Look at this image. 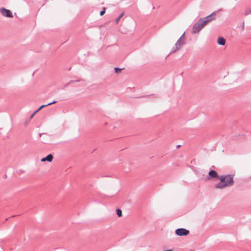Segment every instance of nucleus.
Instances as JSON below:
<instances>
[{"label":"nucleus","mask_w":251,"mask_h":251,"mask_svg":"<svg viewBox=\"0 0 251 251\" xmlns=\"http://www.w3.org/2000/svg\"><path fill=\"white\" fill-rule=\"evenodd\" d=\"M220 182L215 185L216 189H223L233 185L234 181L232 175L221 176L218 177Z\"/></svg>","instance_id":"1"},{"label":"nucleus","mask_w":251,"mask_h":251,"mask_svg":"<svg viewBox=\"0 0 251 251\" xmlns=\"http://www.w3.org/2000/svg\"><path fill=\"white\" fill-rule=\"evenodd\" d=\"M205 26L201 19H200L193 26L192 33L196 34L199 33Z\"/></svg>","instance_id":"2"},{"label":"nucleus","mask_w":251,"mask_h":251,"mask_svg":"<svg viewBox=\"0 0 251 251\" xmlns=\"http://www.w3.org/2000/svg\"><path fill=\"white\" fill-rule=\"evenodd\" d=\"M183 35L177 40L175 44V46L173 47L171 49V52H175L179 49H180L181 47L184 44V38L183 37Z\"/></svg>","instance_id":"3"},{"label":"nucleus","mask_w":251,"mask_h":251,"mask_svg":"<svg viewBox=\"0 0 251 251\" xmlns=\"http://www.w3.org/2000/svg\"><path fill=\"white\" fill-rule=\"evenodd\" d=\"M176 234L179 236H187L189 233V231L185 228H178L175 231Z\"/></svg>","instance_id":"4"},{"label":"nucleus","mask_w":251,"mask_h":251,"mask_svg":"<svg viewBox=\"0 0 251 251\" xmlns=\"http://www.w3.org/2000/svg\"><path fill=\"white\" fill-rule=\"evenodd\" d=\"M0 12L4 17L8 18H12L13 17L12 12L9 10L5 9V8H0Z\"/></svg>","instance_id":"5"},{"label":"nucleus","mask_w":251,"mask_h":251,"mask_svg":"<svg viewBox=\"0 0 251 251\" xmlns=\"http://www.w3.org/2000/svg\"><path fill=\"white\" fill-rule=\"evenodd\" d=\"M214 14V12L204 18H200L205 25H206L208 23H210V22L215 19V18L212 17V15Z\"/></svg>","instance_id":"6"},{"label":"nucleus","mask_w":251,"mask_h":251,"mask_svg":"<svg viewBox=\"0 0 251 251\" xmlns=\"http://www.w3.org/2000/svg\"><path fill=\"white\" fill-rule=\"evenodd\" d=\"M56 103V101H52V102H50V103H49L47 104H46V105H41L36 111H35L34 112V113L30 116V119L32 118L33 117V116L37 113L41 109H42L43 108L46 107V106H47L48 105H50L52 104H53V103Z\"/></svg>","instance_id":"7"},{"label":"nucleus","mask_w":251,"mask_h":251,"mask_svg":"<svg viewBox=\"0 0 251 251\" xmlns=\"http://www.w3.org/2000/svg\"><path fill=\"white\" fill-rule=\"evenodd\" d=\"M53 159V155L51 154L48 155L46 157L43 158L41 159V161L45 162L46 161H49L50 162H51Z\"/></svg>","instance_id":"8"},{"label":"nucleus","mask_w":251,"mask_h":251,"mask_svg":"<svg viewBox=\"0 0 251 251\" xmlns=\"http://www.w3.org/2000/svg\"><path fill=\"white\" fill-rule=\"evenodd\" d=\"M217 43L219 45L224 46L226 44V40L221 37L218 38Z\"/></svg>","instance_id":"9"},{"label":"nucleus","mask_w":251,"mask_h":251,"mask_svg":"<svg viewBox=\"0 0 251 251\" xmlns=\"http://www.w3.org/2000/svg\"><path fill=\"white\" fill-rule=\"evenodd\" d=\"M208 175L211 177H217L218 178L217 173L214 170L210 171Z\"/></svg>","instance_id":"10"},{"label":"nucleus","mask_w":251,"mask_h":251,"mask_svg":"<svg viewBox=\"0 0 251 251\" xmlns=\"http://www.w3.org/2000/svg\"><path fill=\"white\" fill-rule=\"evenodd\" d=\"M116 213H117V215L119 217H121L123 216L122 212L121 210L120 209H117Z\"/></svg>","instance_id":"11"},{"label":"nucleus","mask_w":251,"mask_h":251,"mask_svg":"<svg viewBox=\"0 0 251 251\" xmlns=\"http://www.w3.org/2000/svg\"><path fill=\"white\" fill-rule=\"evenodd\" d=\"M124 12L122 13L119 17L116 19V23L117 24L120 21V19L124 16Z\"/></svg>","instance_id":"12"},{"label":"nucleus","mask_w":251,"mask_h":251,"mask_svg":"<svg viewBox=\"0 0 251 251\" xmlns=\"http://www.w3.org/2000/svg\"><path fill=\"white\" fill-rule=\"evenodd\" d=\"M115 73L117 74H120L122 70L121 69H119V68H115Z\"/></svg>","instance_id":"13"},{"label":"nucleus","mask_w":251,"mask_h":251,"mask_svg":"<svg viewBox=\"0 0 251 251\" xmlns=\"http://www.w3.org/2000/svg\"><path fill=\"white\" fill-rule=\"evenodd\" d=\"M105 8L104 7L103 8V10L101 11H100V16H102V15H104V14L105 13Z\"/></svg>","instance_id":"14"},{"label":"nucleus","mask_w":251,"mask_h":251,"mask_svg":"<svg viewBox=\"0 0 251 251\" xmlns=\"http://www.w3.org/2000/svg\"><path fill=\"white\" fill-rule=\"evenodd\" d=\"M166 251H172L171 250H167Z\"/></svg>","instance_id":"15"}]
</instances>
